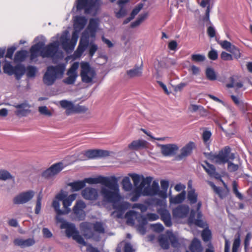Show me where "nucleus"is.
Masks as SVG:
<instances>
[{
  "instance_id": "nucleus-1",
  "label": "nucleus",
  "mask_w": 252,
  "mask_h": 252,
  "mask_svg": "<svg viewBox=\"0 0 252 252\" xmlns=\"http://www.w3.org/2000/svg\"><path fill=\"white\" fill-rule=\"evenodd\" d=\"M106 183H103L100 194L105 202L109 203L117 202L120 199L118 180L115 176L108 177Z\"/></svg>"
},
{
  "instance_id": "nucleus-2",
  "label": "nucleus",
  "mask_w": 252,
  "mask_h": 252,
  "mask_svg": "<svg viewBox=\"0 0 252 252\" xmlns=\"http://www.w3.org/2000/svg\"><path fill=\"white\" fill-rule=\"evenodd\" d=\"M98 25V22L96 19H91L90 20L89 25L86 30V35H85V32L83 33L78 48L74 53L75 57H80L85 51L89 44V38L90 36L95 37Z\"/></svg>"
},
{
  "instance_id": "nucleus-3",
  "label": "nucleus",
  "mask_w": 252,
  "mask_h": 252,
  "mask_svg": "<svg viewBox=\"0 0 252 252\" xmlns=\"http://www.w3.org/2000/svg\"><path fill=\"white\" fill-rule=\"evenodd\" d=\"M80 228L86 239L93 238L96 241L99 240V236H97L96 233L103 234L105 232L103 224L99 221L95 223L83 222L80 224Z\"/></svg>"
},
{
  "instance_id": "nucleus-4",
  "label": "nucleus",
  "mask_w": 252,
  "mask_h": 252,
  "mask_svg": "<svg viewBox=\"0 0 252 252\" xmlns=\"http://www.w3.org/2000/svg\"><path fill=\"white\" fill-rule=\"evenodd\" d=\"M65 70V64L64 63L48 66L43 77L44 83L47 86L52 85L56 80L63 78Z\"/></svg>"
},
{
  "instance_id": "nucleus-5",
  "label": "nucleus",
  "mask_w": 252,
  "mask_h": 252,
  "mask_svg": "<svg viewBox=\"0 0 252 252\" xmlns=\"http://www.w3.org/2000/svg\"><path fill=\"white\" fill-rule=\"evenodd\" d=\"M204 155L208 159L218 164H224L228 160H233L235 155L231 153V149L229 146H225L220 150L218 154L212 152L204 153Z\"/></svg>"
},
{
  "instance_id": "nucleus-6",
  "label": "nucleus",
  "mask_w": 252,
  "mask_h": 252,
  "mask_svg": "<svg viewBox=\"0 0 252 252\" xmlns=\"http://www.w3.org/2000/svg\"><path fill=\"white\" fill-rule=\"evenodd\" d=\"M57 222L61 223L60 228L62 229H65V233L67 237H72L78 244H81L83 246L87 245V243L85 241L82 236L79 234L78 231L73 223L64 220L63 218L62 219V220L57 221Z\"/></svg>"
},
{
  "instance_id": "nucleus-7",
  "label": "nucleus",
  "mask_w": 252,
  "mask_h": 252,
  "mask_svg": "<svg viewBox=\"0 0 252 252\" xmlns=\"http://www.w3.org/2000/svg\"><path fill=\"white\" fill-rule=\"evenodd\" d=\"M80 31L74 30L72 34L71 40L69 38V32L67 31H64L60 38V42L63 49L66 52H69L74 50L76 44L78 34Z\"/></svg>"
},
{
  "instance_id": "nucleus-8",
  "label": "nucleus",
  "mask_w": 252,
  "mask_h": 252,
  "mask_svg": "<svg viewBox=\"0 0 252 252\" xmlns=\"http://www.w3.org/2000/svg\"><path fill=\"white\" fill-rule=\"evenodd\" d=\"M60 46V42L58 41H54L46 46L42 47L40 55L42 58H62L63 53L58 51Z\"/></svg>"
},
{
  "instance_id": "nucleus-9",
  "label": "nucleus",
  "mask_w": 252,
  "mask_h": 252,
  "mask_svg": "<svg viewBox=\"0 0 252 252\" xmlns=\"http://www.w3.org/2000/svg\"><path fill=\"white\" fill-rule=\"evenodd\" d=\"M99 5V0H77L76 8L78 10L84 9L86 14L97 10Z\"/></svg>"
},
{
  "instance_id": "nucleus-10",
  "label": "nucleus",
  "mask_w": 252,
  "mask_h": 252,
  "mask_svg": "<svg viewBox=\"0 0 252 252\" xmlns=\"http://www.w3.org/2000/svg\"><path fill=\"white\" fill-rule=\"evenodd\" d=\"M96 75L95 70L92 68L89 63L86 62L81 63V72L82 82L85 83H91Z\"/></svg>"
},
{
  "instance_id": "nucleus-11",
  "label": "nucleus",
  "mask_w": 252,
  "mask_h": 252,
  "mask_svg": "<svg viewBox=\"0 0 252 252\" xmlns=\"http://www.w3.org/2000/svg\"><path fill=\"white\" fill-rule=\"evenodd\" d=\"M145 178H150V182L148 184L145 183L144 186L142 188V190L143 196H154L158 195L159 196V187L158 183L157 181H154L152 185L150 184L152 181L153 178L151 177H147Z\"/></svg>"
},
{
  "instance_id": "nucleus-12",
  "label": "nucleus",
  "mask_w": 252,
  "mask_h": 252,
  "mask_svg": "<svg viewBox=\"0 0 252 252\" xmlns=\"http://www.w3.org/2000/svg\"><path fill=\"white\" fill-rule=\"evenodd\" d=\"M65 165L62 162H59L52 165L42 173V176L46 179H51L58 175Z\"/></svg>"
},
{
  "instance_id": "nucleus-13",
  "label": "nucleus",
  "mask_w": 252,
  "mask_h": 252,
  "mask_svg": "<svg viewBox=\"0 0 252 252\" xmlns=\"http://www.w3.org/2000/svg\"><path fill=\"white\" fill-rule=\"evenodd\" d=\"M79 67L78 62L74 63L67 72L68 77L63 79V82L67 85H71L74 83L77 77V69Z\"/></svg>"
},
{
  "instance_id": "nucleus-14",
  "label": "nucleus",
  "mask_w": 252,
  "mask_h": 252,
  "mask_svg": "<svg viewBox=\"0 0 252 252\" xmlns=\"http://www.w3.org/2000/svg\"><path fill=\"white\" fill-rule=\"evenodd\" d=\"M161 154L165 157H172L177 153L179 150L178 146L176 144L159 145Z\"/></svg>"
},
{
  "instance_id": "nucleus-15",
  "label": "nucleus",
  "mask_w": 252,
  "mask_h": 252,
  "mask_svg": "<svg viewBox=\"0 0 252 252\" xmlns=\"http://www.w3.org/2000/svg\"><path fill=\"white\" fill-rule=\"evenodd\" d=\"M85 203L82 200L76 201L73 208V211L79 220H83L86 217V214L84 209L86 208Z\"/></svg>"
},
{
  "instance_id": "nucleus-16",
  "label": "nucleus",
  "mask_w": 252,
  "mask_h": 252,
  "mask_svg": "<svg viewBox=\"0 0 252 252\" xmlns=\"http://www.w3.org/2000/svg\"><path fill=\"white\" fill-rule=\"evenodd\" d=\"M34 195L32 190L23 192L16 196L13 199V203L15 204H24L31 200Z\"/></svg>"
},
{
  "instance_id": "nucleus-17",
  "label": "nucleus",
  "mask_w": 252,
  "mask_h": 252,
  "mask_svg": "<svg viewBox=\"0 0 252 252\" xmlns=\"http://www.w3.org/2000/svg\"><path fill=\"white\" fill-rule=\"evenodd\" d=\"M84 155L89 158L106 157L110 155V152L103 150H89L85 151Z\"/></svg>"
},
{
  "instance_id": "nucleus-18",
  "label": "nucleus",
  "mask_w": 252,
  "mask_h": 252,
  "mask_svg": "<svg viewBox=\"0 0 252 252\" xmlns=\"http://www.w3.org/2000/svg\"><path fill=\"white\" fill-rule=\"evenodd\" d=\"M194 147V143L193 142H189L181 149V153L176 157V159L177 160H180L188 156L191 153Z\"/></svg>"
},
{
  "instance_id": "nucleus-19",
  "label": "nucleus",
  "mask_w": 252,
  "mask_h": 252,
  "mask_svg": "<svg viewBox=\"0 0 252 252\" xmlns=\"http://www.w3.org/2000/svg\"><path fill=\"white\" fill-rule=\"evenodd\" d=\"M83 197L89 200H96L98 197V192L96 189L92 188H86L81 192Z\"/></svg>"
},
{
  "instance_id": "nucleus-20",
  "label": "nucleus",
  "mask_w": 252,
  "mask_h": 252,
  "mask_svg": "<svg viewBox=\"0 0 252 252\" xmlns=\"http://www.w3.org/2000/svg\"><path fill=\"white\" fill-rule=\"evenodd\" d=\"M189 212V207L188 205L182 204L174 209L172 211V214L174 217L184 218L187 217Z\"/></svg>"
},
{
  "instance_id": "nucleus-21",
  "label": "nucleus",
  "mask_w": 252,
  "mask_h": 252,
  "mask_svg": "<svg viewBox=\"0 0 252 252\" xmlns=\"http://www.w3.org/2000/svg\"><path fill=\"white\" fill-rule=\"evenodd\" d=\"M142 178V181L140 182L139 186L135 188L133 192V195L131 198V200L133 202L136 201L141 195H143L142 189L144 186V184H148L150 182V178H144V177H143Z\"/></svg>"
},
{
  "instance_id": "nucleus-22",
  "label": "nucleus",
  "mask_w": 252,
  "mask_h": 252,
  "mask_svg": "<svg viewBox=\"0 0 252 252\" xmlns=\"http://www.w3.org/2000/svg\"><path fill=\"white\" fill-rule=\"evenodd\" d=\"M204 163L206 165L202 164V166L210 177H214L217 179L220 178V175L216 172V168L214 165L209 163L207 161H204Z\"/></svg>"
},
{
  "instance_id": "nucleus-23",
  "label": "nucleus",
  "mask_w": 252,
  "mask_h": 252,
  "mask_svg": "<svg viewBox=\"0 0 252 252\" xmlns=\"http://www.w3.org/2000/svg\"><path fill=\"white\" fill-rule=\"evenodd\" d=\"M59 103L62 108L65 109V113L67 116L73 114L75 104L72 101L64 99L60 101Z\"/></svg>"
},
{
  "instance_id": "nucleus-24",
  "label": "nucleus",
  "mask_w": 252,
  "mask_h": 252,
  "mask_svg": "<svg viewBox=\"0 0 252 252\" xmlns=\"http://www.w3.org/2000/svg\"><path fill=\"white\" fill-rule=\"evenodd\" d=\"M52 207L54 208L57 215L56 217V221H60L63 218L61 216L63 215H67L68 214V210L67 211H63L60 209V204L59 200L54 199L52 202Z\"/></svg>"
},
{
  "instance_id": "nucleus-25",
  "label": "nucleus",
  "mask_w": 252,
  "mask_h": 252,
  "mask_svg": "<svg viewBox=\"0 0 252 252\" xmlns=\"http://www.w3.org/2000/svg\"><path fill=\"white\" fill-rule=\"evenodd\" d=\"M44 44L42 42H38L32 46L30 49V59L32 61L34 60L40 55Z\"/></svg>"
},
{
  "instance_id": "nucleus-26",
  "label": "nucleus",
  "mask_w": 252,
  "mask_h": 252,
  "mask_svg": "<svg viewBox=\"0 0 252 252\" xmlns=\"http://www.w3.org/2000/svg\"><path fill=\"white\" fill-rule=\"evenodd\" d=\"M148 142L144 140H137L133 141L128 146L129 149L131 150H138L147 147Z\"/></svg>"
},
{
  "instance_id": "nucleus-27",
  "label": "nucleus",
  "mask_w": 252,
  "mask_h": 252,
  "mask_svg": "<svg viewBox=\"0 0 252 252\" xmlns=\"http://www.w3.org/2000/svg\"><path fill=\"white\" fill-rule=\"evenodd\" d=\"M13 243L15 245L24 248L32 246L34 244L35 241L32 238H28L25 240L22 238H17L14 240Z\"/></svg>"
},
{
  "instance_id": "nucleus-28",
  "label": "nucleus",
  "mask_w": 252,
  "mask_h": 252,
  "mask_svg": "<svg viewBox=\"0 0 252 252\" xmlns=\"http://www.w3.org/2000/svg\"><path fill=\"white\" fill-rule=\"evenodd\" d=\"M87 19L84 16H76L74 17V30L81 31L86 25Z\"/></svg>"
},
{
  "instance_id": "nucleus-29",
  "label": "nucleus",
  "mask_w": 252,
  "mask_h": 252,
  "mask_svg": "<svg viewBox=\"0 0 252 252\" xmlns=\"http://www.w3.org/2000/svg\"><path fill=\"white\" fill-rule=\"evenodd\" d=\"M14 106L17 109L15 114L19 117L25 116L30 111L29 105L26 103L15 105Z\"/></svg>"
},
{
  "instance_id": "nucleus-30",
  "label": "nucleus",
  "mask_w": 252,
  "mask_h": 252,
  "mask_svg": "<svg viewBox=\"0 0 252 252\" xmlns=\"http://www.w3.org/2000/svg\"><path fill=\"white\" fill-rule=\"evenodd\" d=\"M197 212V219H195V212L194 210H191L190 212V216L189 218V221L190 222L194 223L195 225L202 227L203 221L200 220L201 218L202 214L201 212L199 210Z\"/></svg>"
},
{
  "instance_id": "nucleus-31",
  "label": "nucleus",
  "mask_w": 252,
  "mask_h": 252,
  "mask_svg": "<svg viewBox=\"0 0 252 252\" xmlns=\"http://www.w3.org/2000/svg\"><path fill=\"white\" fill-rule=\"evenodd\" d=\"M108 177L99 176L96 178H85L83 181L85 183V186L86 185V183H88L89 184H101L103 185V183H106V179Z\"/></svg>"
},
{
  "instance_id": "nucleus-32",
  "label": "nucleus",
  "mask_w": 252,
  "mask_h": 252,
  "mask_svg": "<svg viewBox=\"0 0 252 252\" xmlns=\"http://www.w3.org/2000/svg\"><path fill=\"white\" fill-rule=\"evenodd\" d=\"M127 2L126 0H119L117 3L120 7V10L118 11H115L116 16L118 18L123 17L126 13V10L124 7V5Z\"/></svg>"
},
{
  "instance_id": "nucleus-33",
  "label": "nucleus",
  "mask_w": 252,
  "mask_h": 252,
  "mask_svg": "<svg viewBox=\"0 0 252 252\" xmlns=\"http://www.w3.org/2000/svg\"><path fill=\"white\" fill-rule=\"evenodd\" d=\"M142 74V65L135 66L134 68L126 71V74L129 78L139 77Z\"/></svg>"
},
{
  "instance_id": "nucleus-34",
  "label": "nucleus",
  "mask_w": 252,
  "mask_h": 252,
  "mask_svg": "<svg viewBox=\"0 0 252 252\" xmlns=\"http://www.w3.org/2000/svg\"><path fill=\"white\" fill-rule=\"evenodd\" d=\"M76 194H72L63 199V205L64 208L63 211H67L68 210V213L70 212L71 210L69 207L71 206L72 202L76 199Z\"/></svg>"
},
{
  "instance_id": "nucleus-35",
  "label": "nucleus",
  "mask_w": 252,
  "mask_h": 252,
  "mask_svg": "<svg viewBox=\"0 0 252 252\" xmlns=\"http://www.w3.org/2000/svg\"><path fill=\"white\" fill-rule=\"evenodd\" d=\"M186 192L185 191H182L175 196H172L169 194V201L170 203L172 204H179L182 203L185 199Z\"/></svg>"
},
{
  "instance_id": "nucleus-36",
  "label": "nucleus",
  "mask_w": 252,
  "mask_h": 252,
  "mask_svg": "<svg viewBox=\"0 0 252 252\" xmlns=\"http://www.w3.org/2000/svg\"><path fill=\"white\" fill-rule=\"evenodd\" d=\"M209 185L212 187L214 192L219 195V197L222 199L228 194V191L225 190L220 187H217L213 182H209Z\"/></svg>"
},
{
  "instance_id": "nucleus-37",
  "label": "nucleus",
  "mask_w": 252,
  "mask_h": 252,
  "mask_svg": "<svg viewBox=\"0 0 252 252\" xmlns=\"http://www.w3.org/2000/svg\"><path fill=\"white\" fill-rule=\"evenodd\" d=\"M130 207V203L126 202H122L117 203V202L114 203L113 204V207L117 211L123 213L124 212L126 209L129 208Z\"/></svg>"
},
{
  "instance_id": "nucleus-38",
  "label": "nucleus",
  "mask_w": 252,
  "mask_h": 252,
  "mask_svg": "<svg viewBox=\"0 0 252 252\" xmlns=\"http://www.w3.org/2000/svg\"><path fill=\"white\" fill-rule=\"evenodd\" d=\"M202 250L200 241L197 239L194 238L190 245L189 252L187 251V252H201Z\"/></svg>"
},
{
  "instance_id": "nucleus-39",
  "label": "nucleus",
  "mask_w": 252,
  "mask_h": 252,
  "mask_svg": "<svg viewBox=\"0 0 252 252\" xmlns=\"http://www.w3.org/2000/svg\"><path fill=\"white\" fill-rule=\"evenodd\" d=\"M160 185L162 190L159 189V196L165 199L167 196V190L169 187V182L167 181L161 180Z\"/></svg>"
},
{
  "instance_id": "nucleus-40",
  "label": "nucleus",
  "mask_w": 252,
  "mask_h": 252,
  "mask_svg": "<svg viewBox=\"0 0 252 252\" xmlns=\"http://www.w3.org/2000/svg\"><path fill=\"white\" fill-rule=\"evenodd\" d=\"M68 185L71 188V189L73 191H78L85 186L83 180L71 182L69 183Z\"/></svg>"
},
{
  "instance_id": "nucleus-41",
  "label": "nucleus",
  "mask_w": 252,
  "mask_h": 252,
  "mask_svg": "<svg viewBox=\"0 0 252 252\" xmlns=\"http://www.w3.org/2000/svg\"><path fill=\"white\" fill-rule=\"evenodd\" d=\"M197 193L193 189H190L188 191L187 198L190 204H194L197 202Z\"/></svg>"
},
{
  "instance_id": "nucleus-42",
  "label": "nucleus",
  "mask_w": 252,
  "mask_h": 252,
  "mask_svg": "<svg viewBox=\"0 0 252 252\" xmlns=\"http://www.w3.org/2000/svg\"><path fill=\"white\" fill-rule=\"evenodd\" d=\"M25 72V68L22 65H17L14 66L13 74L17 79H19Z\"/></svg>"
},
{
  "instance_id": "nucleus-43",
  "label": "nucleus",
  "mask_w": 252,
  "mask_h": 252,
  "mask_svg": "<svg viewBox=\"0 0 252 252\" xmlns=\"http://www.w3.org/2000/svg\"><path fill=\"white\" fill-rule=\"evenodd\" d=\"M137 212L134 211L130 210L127 212L126 214V219L127 224L133 225L134 224V218H136Z\"/></svg>"
},
{
  "instance_id": "nucleus-44",
  "label": "nucleus",
  "mask_w": 252,
  "mask_h": 252,
  "mask_svg": "<svg viewBox=\"0 0 252 252\" xmlns=\"http://www.w3.org/2000/svg\"><path fill=\"white\" fill-rule=\"evenodd\" d=\"M27 51L26 50H21L18 51L15 55V62H21L25 60L27 55Z\"/></svg>"
},
{
  "instance_id": "nucleus-45",
  "label": "nucleus",
  "mask_w": 252,
  "mask_h": 252,
  "mask_svg": "<svg viewBox=\"0 0 252 252\" xmlns=\"http://www.w3.org/2000/svg\"><path fill=\"white\" fill-rule=\"evenodd\" d=\"M148 17V13H145L144 14H140L137 19L131 23L130 27L132 28L138 27L140 24L144 21Z\"/></svg>"
},
{
  "instance_id": "nucleus-46",
  "label": "nucleus",
  "mask_w": 252,
  "mask_h": 252,
  "mask_svg": "<svg viewBox=\"0 0 252 252\" xmlns=\"http://www.w3.org/2000/svg\"><path fill=\"white\" fill-rule=\"evenodd\" d=\"M211 135V132L208 130L203 131L202 134V139L203 142L208 148H209L210 146V144L211 142L210 138Z\"/></svg>"
},
{
  "instance_id": "nucleus-47",
  "label": "nucleus",
  "mask_w": 252,
  "mask_h": 252,
  "mask_svg": "<svg viewBox=\"0 0 252 252\" xmlns=\"http://www.w3.org/2000/svg\"><path fill=\"white\" fill-rule=\"evenodd\" d=\"M205 74L207 79L211 81L216 80L217 75L215 70L211 67H208L206 69Z\"/></svg>"
},
{
  "instance_id": "nucleus-48",
  "label": "nucleus",
  "mask_w": 252,
  "mask_h": 252,
  "mask_svg": "<svg viewBox=\"0 0 252 252\" xmlns=\"http://www.w3.org/2000/svg\"><path fill=\"white\" fill-rule=\"evenodd\" d=\"M123 189L126 191H130L132 188V185L129 177H125L122 182Z\"/></svg>"
},
{
  "instance_id": "nucleus-49",
  "label": "nucleus",
  "mask_w": 252,
  "mask_h": 252,
  "mask_svg": "<svg viewBox=\"0 0 252 252\" xmlns=\"http://www.w3.org/2000/svg\"><path fill=\"white\" fill-rule=\"evenodd\" d=\"M129 176L132 178L133 185L135 187V188L139 186V183L140 182H141L142 181V177H144L143 176H140V175L134 173L129 174Z\"/></svg>"
},
{
  "instance_id": "nucleus-50",
  "label": "nucleus",
  "mask_w": 252,
  "mask_h": 252,
  "mask_svg": "<svg viewBox=\"0 0 252 252\" xmlns=\"http://www.w3.org/2000/svg\"><path fill=\"white\" fill-rule=\"evenodd\" d=\"M209 2H208V0H202L200 2V6H201L202 7H205L207 6V5H208L206 10L205 12V20L208 21H209V14H210V5H209Z\"/></svg>"
},
{
  "instance_id": "nucleus-51",
  "label": "nucleus",
  "mask_w": 252,
  "mask_h": 252,
  "mask_svg": "<svg viewBox=\"0 0 252 252\" xmlns=\"http://www.w3.org/2000/svg\"><path fill=\"white\" fill-rule=\"evenodd\" d=\"M14 67L10 63H6L3 66V72L9 75L13 74Z\"/></svg>"
},
{
  "instance_id": "nucleus-52",
  "label": "nucleus",
  "mask_w": 252,
  "mask_h": 252,
  "mask_svg": "<svg viewBox=\"0 0 252 252\" xmlns=\"http://www.w3.org/2000/svg\"><path fill=\"white\" fill-rule=\"evenodd\" d=\"M232 189L233 193L237 198L240 200L243 199V196L238 189V184L236 181H233L232 183Z\"/></svg>"
},
{
  "instance_id": "nucleus-53",
  "label": "nucleus",
  "mask_w": 252,
  "mask_h": 252,
  "mask_svg": "<svg viewBox=\"0 0 252 252\" xmlns=\"http://www.w3.org/2000/svg\"><path fill=\"white\" fill-rule=\"evenodd\" d=\"M88 109V108L85 106L79 104L75 105L73 114L85 113L87 111Z\"/></svg>"
},
{
  "instance_id": "nucleus-54",
  "label": "nucleus",
  "mask_w": 252,
  "mask_h": 252,
  "mask_svg": "<svg viewBox=\"0 0 252 252\" xmlns=\"http://www.w3.org/2000/svg\"><path fill=\"white\" fill-rule=\"evenodd\" d=\"M191 59L194 62H202L205 60L206 57L202 54H192Z\"/></svg>"
},
{
  "instance_id": "nucleus-55",
  "label": "nucleus",
  "mask_w": 252,
  "mask_h": 252,
  "mask_svg": "<svg viewBox=\"0 0 252 252\" xmlns=\"http://www.w3.org/2000/svg\"><path fill=\"white\" fill-rule=\"evenodd\" d=\"M37 71V68L35 66H29L27 68V75L28 77H34Z\"/></svg>"
},
{
  "instance_id": "nucleus-56",
  "label": "nucleus",
  "mask_w": 252,
  "mask_h": 252,
  "mask_svg": "<svg viewBox=\"0 0 252 252\" xmlns=\"http://www.w3.org/2000/svg\"><path fill=\"white\" fill-rule=\"evenodd\" d=\"M42 196L41 193L39 194L37 197L36 206L35 208V213L38 214L40 213L41 207V200Z\"/></svg>"
},
{
  "instance_id": "nucleus-57",
  "label": "nucleus",
  "mask_w": 252,
  "mask_h": 252,
  "mask_svg": "<svg viewBox=\"0 0 252 252\" xmlns=\"http://www.w3.org/2000/svg\"><path fill=\"white\" fill-rule=\"evenodd\" d=\"M234 125V123H232L229 125L230 127L227 129H224L222 126H220V128L226 134L230 135L234 134L235 132Z\"/></svg>"
},
{
  "instance_id": "nucleus-58",
  "label": "nucleus",
  "mask_w": 252,
  "mask_h": 252,
  "mask_svg": "<svg viewBox=\"0 0 252 252\" xmlns=\"http://www.w3.org/2000/svg\"><path fill=\"white\" fill-rule=\"evenodd\" d=\"M38 111L41 114L47 116H51L52 113L45 106H40L38 107Z\"/></svg>"
},
{
  "instance_id": "nucleus-59",
  "label": "nucleus",
  "mask_w": 252,
  "mask_h": 252,
  "mask_svg": "<svg viewBox=\"0 0 252 252\" xmlns=\"http://www.w3.org/2000/svg\"><path fill=\"white\" fill-rule=\"evenodd\" d=\"M241 240L240 236H238V237L236 238L233 242V246H232V252H237L238 249L240 246Z\"/></svg>"
},
{
  "instance_id": "nucleus-60",
  "label": "nucleus",
  "mask_w": 252,
  "mask_h": 252,
  "mask_svg": "<svg viewBox=\"0 0 252 252\" xmlns=\"http://www.w3.org/2000/svg\"><path fill=\"white\" fill-rule=\"evenodd\" d=\"M228 164L227 169L230 172H233L236 171L239 169V165L236 164H234L230 160L227 162Z\"/></svg>"
},
{
  "instance_id": "nucleus-61",
  "label": "nucleus",
  "mask_w": 252,
  "mask_h": 252,
  "mask_svg": "<svg viewBox=\"0 0 252 252\" xmlns=\"http://www.w3.org/2000/svg\"><path fill=\"white\" fill-rule=\"evenodd\" d=\"M211 231L209 230H204L201 234L203 240L205 242H208L211 238Z\"/></svg>"
},
{
  "instance_id": "nucleus-62",
  "label": "nucleus",
  "mask_w": 252,
  "mask_h": 252,
  "mask_svg": "<svg viewBox=\"0 0 252 252\" xmlns=\"http://www.w3.org/2000/svg\"><path fill=\"white\" fill-rule=\"evenodd\" d=\"M136 219L137 220L139 224H144L146 225L147 223V217H145L140 214L138 215L137 214V216H136Z\"/></svg>"
},
{
  "instance_id": "nucleus-63",
  "label": "nucleus",
  "mask_w": 252,
  "mask_h": 252,
  "mask_svg": "<svg viewBox=\"0 0 252 252\" xmlns=\"http://www.w3.org/2000/svg\"><path fill=\"white\" fill-rule=\"evenodd\" d=\"M12 176L11 174L7 171L1 170L0 171V179L1 180H6L11 179Z\"/></svg>"
},
{
  "instance_id": "nucleus-64",
  "label": "nucleus",
  "mask_w": 252,
  "mask_h": 252,
  "mask_svg": "<svg viewBox=\"0 0 252 252\" xmlns=\"http://www.w3.org/2000/svg\"><path fill=\"white\" fill-rule=\"evenodd\" d=\"M220 44L222 48L228 51H229L234 46L233 45H232L230 42L227 40L222 41L220 42Z\"/></svg>"
}]
</instances>
